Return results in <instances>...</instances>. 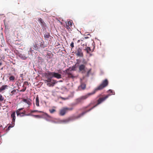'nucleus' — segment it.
Returning <instances> with one entry per match:
<instances>
[{"mask_svg":"<svg viewBox=\"0 0 153 153\" xmlns=\"http://www.w3.org/2000/svg\"><path fill=\"white\" fill-rule=\"evenodd\" d=\"M108 92H110L111 93V94H108L105 96L104 97H100L99 98V99L97 101V103L95 105L93 106L92 108L89 109L88 110H87L85 112H83L82 114V115H83V114L86 113L87 112L90 111L92 109L94 108L95 107H96L98 105L100 104L102 102L105 100L109 96H110L111 95H114L115 94V92H113L112 90L110 89L108 90Z\"/></svg>","mask_w":153,"mask_h":153,"instance_id":"obj_1","label":"nucleus"},{"mask_svg":"<svg viewBox=\"0 0 153 153\" xmlns=\"http://www.w3.org/2000/svg\"><path fill=\"white\" fill-rule=\"evenodd\" d=\"M43 41H39L35 43L33 46V49L36 50H42L45 47Z\"/></svg>","mask_w":153,"mask_h":153,"instance_id":"obj_2","label":"nucleus"},{"mask_svg":"<svg viewBox=\"0 0 153 153\" xmlns=\"http://www.w3.org/2000/svg\"><path fill=\"white\" fill-rule=\"evenodd\" d=\"M94 94L95 92H92L90 93H89L86 95L82 96L79 97L76 99L75 101V104H77L79 103L83 102L84 100H86L89 96Z\"/></svg>","mask_w":153,"mask_h":153,"instance_id":"obj_3","label":"nucleus"},{"mask_svg":"<svg viewBox=\"0 0 153 153\" xmlns=\"http://www.w3.org/2000/svg\"><path fill=\"white\" fill-rule=\"evenodd\" d=\"M108 82L107 79H105L103 81L102 83L98 86L93 92H94L95 93L98 90H100L104 88L107 86L108 85Z\"/></svg>","mask_w":153,"mask_h":153,"instance_id":"obj_4","label":"nucleus"},{"mask_svg":"<svg viewBox=\"0 0 153 153\" xmlns=\"http://www.w3.org/2000/svg\"><path fill=\"white\" fill-rule=\"evenodd\" d=\"M85 111H86L82 112V113L79 115L77 117H76L75 116H72L66 119H64L61 120L60 122L61 123H67L69 122V121L73 120L76 118L80 117L83 116L85 114H83V115H82V114L83 112H85ZM85 114L86 113H85Z\"/></svg>","mask_w":153,"mask_h":153,"instance_id":"obj_5","label":"nucleus"},{"mask_svg":"<svg viewBox=\"0 0 153 153\" xmlns=\"http://www.w3.org/2000/svg\"><path fill=\"white\" fill-rule=\"evenodd\" d=\"M73 109V108L64 107L60 110L59 113V115L61 116H63L68 112L72 111Z\"/></svg>","mask_w":153,"mask_h":153,"instance_id":"obj_6","label":"nucleus"},{"mask_svg":"<svg viewBox=\"0 0 153 153\" xmlns=\"http://www.w3.org/2000/svg\"><path fill=\"white\" fill-rule=\"evenodd\" d=\"M75 53L76 55L78 57H83L84 56L82 49L79 47L76 49Z\"/></svg>","mask_w":153,"mask_h":153,"instance_id":"obj_7","label":"nucleus"},{"mask_svg":"<svg viewBox=\"0 0 153 153\" xmlns=\"http://www.w3.org/2000/svg\"><path fill=\"white\" fill-rule=\"evenodd\" d=\"M48 75L52 76V77L56 78L58 79H61L62 78L61 74L55 72H51L48 74Z\"/></svg>","mask_w":153,"mask_h":153,"instance_id":"obj_8","label":"nucleus"},{"mask_svg":"<svg viewBox=\"0 0 153 153\" xmlns=\"http://www.w3.org/2000/svg\"><path fill=\"white\" fill-rule=\"evenodd\" d=\"M23 108H19L16 110V113L17 116H20V117H23L25 115H29V114H25V111H24L23 112H21L20 111L22 110Z\"/></svg>","mask_w":153,"mask_h":153,"instance_id":"obj_9","label":"nucleus"},{"mask_svg":"<svg viewBox=\"0 0 153 153\" xmlns=\"http://www.w3.org/2000/svg\"><path fill=\"white\" fill-rule=\"evenodd\" d=\"M49 73H51V72L48 71L47 73H46L45 74V76L46 78L47 79V80H45V81L48 82H51L52 81L51 79L53 78L52 76L48 75V74Z\"/></svg>","mask_w":153,"mask_h":153,"instance_id":"obj_10","label":"nucleus"},{"mask_svg":"<svg viewBox=\"0 0 153 153\" xmlns=\"http://www.w3.org/2000/svg\"><path fill=\"white\" fill-rule=\"evenodd\" d=\"M22 101L23 102L27 103L29 105V106L31 104V102L32 100L30 99L23 98L22 99Z\"/></svg>","mask_w":153,"mask_h":153,"instance_id":"obj_11","label":"nucleus"},{"mask_svg":"<svg viewBox=\"0 0 153 153\" xmlns=\"http://www.w3.org/2000/svg\"><path fill=\"white\" fill-rule=\"evenodd\" d=\"M72 22L71 21H69L66 23V28L68 30H71V28L72 27Z\"/></svg>","mask_w":153,"mask_h":153,"instance_id":"obj_12","label":"nucleus"},{"mask_svg":"<svg viewBox=\"0 0 153 153\" xmlns=\"http://www.w3.org/2000/svg\"><path fill=\"white\" fill-rule=\"evenodd\" d=\"M16 113L15 112H13L11 115V117L12 119V123H15L16 117H15Z\"/></svg>","mask_w":153,"mask_h":153,"instance_id":"obj_13","label":"nucleus"},{"mask_svg":"<svg viewBox=\"0 0 153 153\" xmlns=\"http://www.w3.org/2000/svg\"><path fill=\"white\" fill-rule=\"evenodd\" d=\"M86 88V84L83 83H82L81 85L79 86L78 89L79 90H84Z\"/></svg>","mask_w":153,"mask_h":153,"instance_id":"obj_14","label":"nucleus"},{"mask_svg":"<svg viewBox=\"0 0 153 153\" xmlns=\"http://www.w3.org/2000/svg\"><path fill=\"white\" fill-rule=\"evenodd\" d=\"M85 66L84 65H80L79 67V71H81L82 73H83L85 71Z\"/></svg>","mask_w":153,"mask_h":153,"instance_id":"obj_15","label":"nucleus"},{"mask_svg":"<svg viewBox=\"0 0 153 153\" xmlns=\"http://www.w3.org/2000/svg\"><path fill=\"white\" fill-rule=\"evenodd\" d=\"M8 87V86L7 85H4L2 86L0 88V92H1L6 89H7Z\"/></svg>","mask_w":153,"mask_h":153,"instance_id":"obj_16","label":"nucleus"},{"mask_svg":"<svg viewBox=\"0 0 153 153\" xmlns=\"http://www.w3.org/2000/svg\"><path fill=\"white\" fill-rule=\"evenodd\" d=\"M38 21L42 25L44 26L45 25V23L41 18H39L38 19Z\"/></svg>","mask_w":153,"mask_h":153,"instance_id":"obj_17","label":"nucleus"},{"mask_svg":"<svg viewBox=\"0 0 153 153\" xmlns=\"http://www.w3.org/2000/svg\"><path fill=\"white\" fill-rule=\"evenodd\" d=\"M36 104L37 106H39V100L38 95H37L36 98Z\"/></svg>","mask_w":153,"mask_h":153,"instance_id":"obj_18","label":"nucleus"},{"mask_svg":"<svg viewBox=\"0 0 153 153\" xmlns=\"http://www.w3.org/2000/svg\"><path fill=\"white\" fill-rule=\"evenodd\" d=\"M85 51H86L87 53H89L91 51V49L89 47H86L84 49Z\"/></svg>","mask_w":153,"mask_h":153,"instance_id":"obj_19","label":"nucleus"},{"mask_svg":"<svg viewBox=\"0 0 153 153\" xmlns=\"http://www.w3.org/2000/svg\"><path fill=\"white\" fill-rule=\"evenodd\" d=\"M64 72L66 74H67L68 75H70L71 74L70 71L69 69H67L66 70H65L64 71Z\"/></svg>","mask_w":153,"mask_h":153,"instance_id":"obj_20","label":"nucleus"},{"mask_svg":"<svg viewBox=\"0 0 153 153\" xmlns=\"http://www.w3.org/2000/svg\"><path fill=\"white\" fill-rule=\"evenodd\" d=\"M16 90L15 89H14L10 93V95L11 96H13V95L16 94Z\"/></svg>","mask_w":153,"mask_h":153,"instance_id":"obj_21","label":"nucleus"},{"mask_svg":"<svg viewBox=\"0 0 153 153\" xmlns=\"http://www.w3.org/2000/svg\"><path fill=\"white\" fill-rule=\"evenodd\" d=\"M14 125L15 123H14L13 124V123H12L11 125H10L7 128V130L8 131L10 129V128L13 127L14 126Z\"/></svg>","mask_w":153,"mask_h":153,"instance_id":"obj_22","label":"nucleus"},{"mask_svg":"<svg viewBox=\"0 0 153 153\" xmlns=\"http://www.w3.org/2000/svg\"><path fill=\"white\" fill-rule=\"evenodd\" d=\"M15 77L14 76H11L9 78V79L10 81H13L15 79Z\"/></svg>","mask_w":153,"mask_h":153,"instance_id":"obj_23","label":"nucleus"},{"mask_svg":"<svg viewBox=\"0 0 153 153\" xmlns=\"http://www.w3.org/2000/svg\"><path fill=\"white\" fill-rule=\"evenodd\" d=\"M49 111L51 114H53L56 111V110L55 109H50Z\"/></svg>","mask_w":153,"mask_h":153,"instance_id":"obj_24","label":"nucleus"},{"mask_svg":"<svg viewBox=\"0 0 153 153\" xmlns=\"http://www.w3.org/2000/svg\"><path fill=\"white\" fill-rule=\"evenodd\" d=\"M44 36L45 39H48L49 38V37L50 36L49 34H44Z\"/></svg>","mask_w":153,"mask_h":153,"instance_id":"obj_25","label":"nucleus"},{"mask_svg":"<svg viewBox=\"0 0 153 153\" xmlns=\"http://www.w3.org/2000/svg\"><path fill=\"white\" fill-rule=\"evenodd\" d=\"M4 100V97L1 94H0V102H2Z\"/></svg>","mask_w":153,"mask_h":153,"instance_id":"obj_26","label":"nucleus"},{"mask_svg":"<svg viewBox=\"0 0 153 153\" xmlns=\"http://www.w3.org/2000/svg\"><path fill=\"white\" fill-rule=\"evenodd\" d=\"M23 87H24V88L23 89H21L20 91L24 92L25 91V90L27 88L26 87H25L24 85H23Z\"/></svg>","mask_w":153,"mask_h":153,"instance_id":"obj_27","label":"nucleus"},{"mask_svg":"<svg viewBox=\"0 0 153 153\" xmlns=\"http://www.w3.org/2000/svg\"><path fill=\"white\" fill-rule=\"evenodd\" d=\"M31 115L32 116L34 117H35V118H40L41 117L39 115Z\"/></svg>","mask_w":153,"mask_h":153,"instance_id":"obj_28","label":"nucleus"},{"mask_svg":"<svg viewBox=\"0 0 153 153\" xmlns=\"http://www.w3.org/2000/svg\"><path fill=\"white\" fill-rule=\"evenodd\" d=\"M68 78H74V76L71 73L70 74V75H68Z\"/></svg>","mask_w":153,"mask_h":153,"instance_id":"obj_29","label":"nucleus"},{"mask_svg":"<svg viewBox=\"0 0 153 153\" xmlns=\"http://www.w3.org/2000/svg\"><path fill=\"white\" fill-rule=\"evenodd\" d=\"M52 82H51V83L53 84V85H54V84H55L56 83V81L54 80H52Z\"/></svg>","mask_w":153,"mask_h":153,"instance_id":"obj_30","label":"nucleus"},{"mask_svg":"<svg viewBox=\"0 0 153 153\" xmlns=\"http://www.w3.org/2000/svg\"><path fill=\"white\" fill-rule=\"evenodd\" d=\"M70 46L72 48L74 47V43L73 42H72L71 43L70 45Z\"/></svg>","mask_w":153,"mask_h":153,"instance_id":"obj_31","label":"nucleus"},{"mask_svg":"<svg viewBox=\"0 0 153 153\" xmlns=\"http://www.w3.org/2000/svg\"><path fill=\"white\" fill-rule=\"evenodd\" d=\"M47 85H48L49 86H54L53 85L51 84L50 83H48L47 84Z\"/></svg>","mask_w":153,"mask_h":153,"instance_id":"obj_32","label":"nucleus"},{"mask_svg":"<svg viewBox=\"0 0 153 153\" xmlns=\"http://www.w3.org/2000/svg\"><path fill=\"white\" fill-rule=\"evenodd\" d=\"M24 84L25 85H29L28 82H27L25 81L24 82Z\"/></svg>","mask_w":153,"mask_h":153,"instance_id":"obj_33","label":"nucleus"},{"mask_svg":"<svg viewBox=\"0 0 153 153\" xmlns=\"http://www.w3.org/2000/svg\"><path fill=\"white\" fill-rule=\"evenodd\" d=\"M81 45L82 46H86L87 45L86 43H83L82 44V43H81Z\"/></svg>","mask_w":153,"mask_h":153,"instance_id":"obj_34","label":"nucleus"},{"mask_svg":"<svg viewBox=\"0 0 153 153\" xmlns=\"http://www.w3.org/2000/svg\"><path fill=\"white\" fill-rule=\"evenodd\" d=\"M91 69H90L87 72V75H89V74L91 72Z\"/></svg>","mask_w":153,"mask_h":153,"instance_id":"obj_35","label":"nucleus"},{"mask_svg":"<svg viewBox=\"0 0 153 153\" xmlns=\"http://www.w3.org/2000/svg\"><path fill=\"white\" fill-rule=\"evenodd\" d=\"M75 67H76L75 65L73 66L72 67V70H75Z\"/></svg>","mask_w":153,"mask_h":153,"instance_id":"obj_36","label":"nucleus"},{"mask_svg":"<svg viewBox=\"0 0 153 153\" xmlns=\"http://www.w3.org/2000/svg\"><path fill=\"white\" fill-rule=\"evenodd\" d=\"M34 112H42V111H39L38 110H34Z\"/></svg>","mask_w":153,"mask_h":153,"instance_id":"obj_37","label":"nucleus"},{"mask_svg":"<svg viewBox=\"0 0 153 153\" xmlns=\"http://www.w3.org/2000/svg\"><path fill=\"white\" fill-rule=\"evenodd\" d=\"M30 112H31V113H34V110H31V111Z\"/></svg>","mask_w":153,"mask_h":153,"instance_id":"obj_38","label":"nucleus"},{"mask_svg":"<svg viewBox=\"0 0 153 153\" xmlns=\"http://www.w3.org/2000/svg\"><path fill=\"white\" fill-rule=\"evenodd\" d=\"M90 105H88L86 107H85V108H84L85 109L88 107H89V106H90Z\"/></svg>","mask_w":153,"mask_h":153,"instance_id":"obj_39","label":"nucleus"},{"mask_svg":"<svg viewBox=\"0 0 153 153\" xmlns=\"http://www.w3.org/2000/svg\"><path fill=\"white\" fill-rule=\"evenodd\" d=\"M88 36H86V37H85V39H88Z\"/></svg>","mask_w":153,"mask_h":153,"instance_id":"obj_40","label":"nucleus"},{"mask_svg":"<svg viewBox=\"0 0 153 153\" xmlns=\"http://www.w3.org/2000/svg\"><path fill=\"white\" fill-rule=\"evenodd\" d=\"M83 63L84 64H86L87 62L85 61V62H83Z\"/></svg>","mask_w":153,"mask_h":153,"instance_id":"obj_41","label":"nucleus"},{"mask_svg":"<svg viewBox=\"0 0 153 153\" xmlns=\"http://www.w3.org/2000/svg\"><path fill=\"white\" fill-rule=\"evenodd\" d=\"M80 40H78L77 42L79 43V42H80Z\"/></svg>","mask_w":153,"mask_h":153,"instance_id":"obj_42","label":"nucleus"},{"mask_svg":"<svg viewBox=\"0 0 153 153\" xmlns=\"http://www.w3.org/2000/svg\"><path fill=\"white\" fill-rule=\"evenodd\" d=\"M2 63L0 62V66L2 65Z\"/></svg>","mask_w":153,"mask_h":153,"instance_id":"obj_43","label":"nucleus"},{"mask_svg":"<svg viewBox=\"0 0 153 153\" xmlns=\"http://www.w3.org/2000/svg\"><path fill=\"white\" fill-rule=\"evenodd\" d=\"M62 99H63L64 100H65V98H63Z\"/></svg>","mask_w":153,"mask_h":153,"instance_id":"obj_44","label":"nucleus"}]
</instances>
